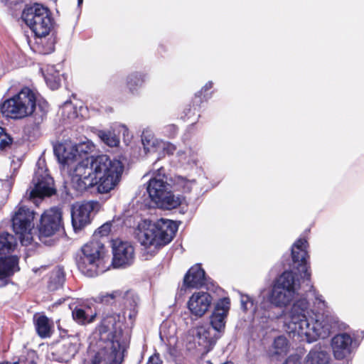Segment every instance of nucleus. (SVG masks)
Here are the masks:
<instances>
[{
    "label": "nucleus",
    "mask_w": 364,
    "mask_h": 364,
    "mask_svg": "<svg viewBox=\"0 0 364 364\" xmlns=\"http://www.w3.org/2000/svg\"><path fill=\"white\" fill-rule=\"evenodd\" d=\"M84 146L85 144H82L76 149L78 152H84L85 158L74 169L72 187L81 193L95 186L100 193L110 192L121 180L123 164L119 160L111 159L107 155L89 156Z\"/></svg>",
    "instance_id": "obj_1"
},
{
    "label": "nucleus",
    "mask_w": 364,
    "mask_h": 364,
    "mask_svg": "<svg viewBox=\"0 0 364 364\" xmlns=\"http://www.w3.org/2000/svg\"><path fill=\"white\" fill-rule=\"evenodd\" d=\"M48 109V103L46 101L37 102L36 92L27 86L0 105V112L4 117L19 120L32 116L36 127L46 118Z\"/></svg>",
    "instance_id": "obj_2"
},
{
    "label": "nucleus",
    "mask_w": 364,
    "mask_h": 364,
    "mask_svg": "<svg viewBox=\"0 0 364 364\" xmlns=\"http://www.w3.org/2000/svg\"><path fill=\"white\" fill-rule=\"evenodd\" d=\"M124 326L120 314L113 313L103 316L95 328L100 341L105 344L102 346V350L109 353L112 358L111 364H121L123 361V352L129 340Z\"/></svg>",
    "instance_id": "obj_3"
},
{
    "label": "nucleus",
    "mask_w": 364,
    "mask_h": 364,
    "mask_svg": "<svg viewBox=\"0 0 364 364\" xmlns=\"http://www.w3.org/2000/svg\"><path fill=\"white\" fill-rule=\"evenodd\" d=\"M178 230L175 222L161 218L155 223L145 220L138 233L139 240L146 249L158 250L171 242Z\"/></svg>",
    "instance_id": "obj_4"
},
{
    "label": "nucleus",
    "mask_w": 364,
    "mask_h": 364,
    "mask_svg": "<svg viewBox=\"0 0 364 364\" xmlns=\"http://www.w3.org/2000/svg\"><path fill=\"white\" fill-rule=\"evenodd\" d=\"M146 190L151 200L159 208L175 209L186 201L185 196L172 193L171 184L167 182V176L163 167L159 168L149 179Z\"/></svg>",
    "instance_id": "obj_5"
},
{
    "label": "nucleus",
    "mask_w": 364,
    "mask_h": 364,
    "mask_svg": "<svg viewBox=\"0 0 364 364\" xmlns=\"http://www.w3.org/2000/svg\"><path fill=\"white\" fill-rule=\"evenodd\" d=\"M105 247L102 242L92 240L77 253L75 262L78 269L85 276L94 277L106 270L104 265Z\"/></svg>",
    "instance_id": "obj_6"
},
{
    "label": "nucleus",
    "mask_w": 364,
    "mask_h": 364,
    "mask_svg": "<svg viewBox=\"0 0 364 364\" xmlns=\"http://www.w3.org/2000/svg\"><path fill=\"white\" fill-rule=\"evenodd\" d=\"M21 18L38 38L48 36L54 23L50 10L42 4L26 5Z\"/></svg>",
    "instance_id": "obj_7"
},
{
    "label": "nucleus",
    "mask_w": 364,
    "mask_h": 364,
    "mask_svg": "<svg viewBox=\"0 0 364 364\" xmlns=\"http://www.w3.org/2000/svg\"><path fill=\"white\" fill-rule=\"evenodd\" d=\"M17 245L16 238L11 234L0 233V280L12 277L20 271L19 257L7 255L13 252Z\"/></svg>",
    "instance_id": "obj_8"
},
{
    "label": "nucleus",
    "mask_w": 364,
    "mask_h": 364,
    "mask_svg": "<svg viewBox=\"0 0 364 364\" xmlns=\"http://www.w3.org/2000/svg\"><path fill=\"white\" fill-rule=\"evenodd\" d=\"M35 212L25 205L18 206L11 217L14 232L18 236L22 245H28L33 240Z\"/></svg>",
    "instance_id": "obj_9"
},
{
    "label": "nucleus",
    "mask_w": 364,
    "mask_h": 364,
    "mask_svg": "<svg viewBox=\"0 0 364 364\" xmlns=\"http://www.w3.org/2000/svg\"><path fill=\"white\" fill-rule=\"evenodd\" d=\"M36 229L40 241L47 242L50 238L61 230H64L61 208L53 207L46 210L41 215Z\"/></svg>",
    "instance_id": "obj_10"
},
{
    "label": "nucleus",
    "mask_w": 364,
    "mask_h": 364,
    "mask_svg": "<svg viewBox=\"0 0 364 364\" xmlns=\"http://www.w3.org/2000/svg\"><path fill=\"white\" fill-rule=\"evenodd\" d=\"M309 242L304 237L297 239L291 247L293 268L300 277L307 281L311 280V270L309 262Z\"/></svg>",
    "instance_id": "obj_11"
},
{
    "label": "nucleus",
    "mask_w": 364,
    "mask_h": 364,
    "mask_svg": "<svg viewBox=\"0 0 364 364\" xmlns=\"http://www.w3.org/2000/svg\"><path fill=\"white\" fill-rule=\"evenodd\" d=\"M33 188L29 193V198H44L56 194L54 180L46 170L38 169L32 179Z\"/></svg>",
    "instance_id": "obj_12"
},
{
    "label": "nucleus",
    "mask_w": 364,
    "mask_h": 364,
    "mask_svg": "<svg viewBox=\"0 0 364 364\" xmlns=\"http://www.w3.org/2000/svg\"><path fill=\"white\" fill-rule=\"evenodd\" d=\"M112 261L114 268L124 267L132 264L134 258V247L127 241L115 239L112 241Z\"/></svg>",
    "instance_id": "obj_13"
},
{
    "label": "nucleus",
    "mask_w": 364,
    "mask_h": 364,
    "mask_svg": "<svg viewBox=\"0 0 364 364\" xmlns=\"http://www.w3.org/2000/svg\"><path fill=\"white\" fill-rule=\"evenodd\" d=\"M95 203L94 201H84L72 206L71 222L75 232L82 230L91 223L90 215Z\"/></svg>",
    "instance_id": "obj_14"
},
{
    "label": "nucleus",
    "mask_w": 364,
    "mask_h": 364,
    "mask_svg": "<svg viewBox=\"0 0 364 364\" xmlns=\"http://www.w3.org/2000/svg\"><path fill=\"white\" fill-rule=\"evenodd\" d=\"M212 301L213 298L209 293L200 291L191 296L187 306L193 315L201 317L208 311Z\"/></svg>",
    "instance_id": "obj_15"
},
{
    "label": "nucleus",
    "mask_w": 364,
    "mask_h": 364,
    "mask_svg": "<svg viewBox=\"0 0 364 364\" xmlns=\"http://www.w3.org/2000/svg\"><path fill=\"white\" fill-rule=\"evenodd\" d=\"M208 278L201 264L196 263L189 268L183 279V287L200 289L207 284Z\"/></svg>",
    "instance_id": "obj_16"
},
{
    "label": "nucleus",
    "mask_w": 364,
    "mask_h": 364,
    "mask_svg": "<svg viewBox=\"0 0 364 364\" xmlns=\"http://www.w3.org/2000/svg\"><path fill=\"white\" fill-rule=\"evenodd\" d=\"M230 308V300L224 297L218 301L210 316V324L217 331H221L225 326V318Z\"/></svg>",
    "instance_id": "obj_17"
},
{
    "label": "nucleus",
    "mask_w": 364,
    "mask_h": 364,
    "mask_svg": "<svg viewBox=\"0 0 364 364\" xmlns=\"http://www.w3.org/2000/svg\"><path fill=\"white\" fill-rule=\"evenodd\" d=\"M309 306V303L306 299H299L293 304L289 311L291 322L295 325H299V328L301 331L304 330V325L306 328L309 326L306 316Z\"/></svg>",
    "instance_id": "obj_18"
},
{
    "label": "nucleus",
    "mask_w": 364,
    "mask_h": 364,
    "mask_svg": "<svg viewBox=\"0 0 364 364\" xmlns=\"http://www.w3.org/2000/svg\"><path fill=\"white\" fill-rule=\"evenodd\" d=\"M295 294L282 289L279 287L272 285L267 299L269 302L275 307H287L294 297Z\"/></svg>",
    "instance_id": "obj_19"
},
{
    "label": "nucleus",
    "mask_w": 364,
    "mask_h": 364,
    "mask_svg": "<svg viewBox=\"0 0 364 364\" xmlns=\"http://www.w3.org/2000/svg\"><path fill=\"white\" fill-rule=\"evenodd\" d=\"M352 342V338L347 333L335 336L331 343L335 358L338 360L344 358L350 351Z\"/></svg>",
    "instance_id": "obj_20"
},
{
    "label": "nucleus",
    "mask_w": 364,
    "mask_h": 364,
    "mask_svg": "<svg viewBox=\"0 0 364 364\" xmlns=\"http://www.w3.org/2000/svg\"><path fill=\"white\" fill-rule=\"evenodd\" d=\"M91 307L88 304H82L76 306L72 311L73 319L80 325H85L95 321L97 318V311H95L89 314Z\"/></svg>",
    "instance_id": "obj_21"
},
{
    "label": "nucleus",
    "mask_w": 364,
    "mask_h": 364,
    "mask_svg": "<svg viewBox=\"0 0 364 364\" xmlns=\"http://www.w3.org/2000/svg\"><path fill=\"white\" fill-rule=\"evenodd\" d=\"M129 293L130 291H123L121 290L113 291L111 293H102L95 299V301L104 306H112L117 303L124 301Z\"/></svg>",
    "instance_id": "obj_22"
},
{
    "label": "nucleus",
    "mask_w": 364,
    "mask_h": 364,
    "mask_svg": "<svg viewBox=\"0 0 364 364\" xmlns=\"http://www.w3.org/2000/svg\"><path fill=\"white\" fill-rule=\"evenodd\" d=\"M213 82L208 81L200 89V90L195 94L193 98L192 99L191 103L188 105L189 107L186 109L187 112L185 111L186 116L189 117L192 109L195 111L196 109L200 108L201 104L208 100L210 96V93H209L208 91L213 88Z\"/></svg>",
    "instance_id": "obj_23"
},
{
    "label": "nucleus",
    "mask_w": 364,
    "mask_h": 364,
    "mask_svg": "<svg viewBox=\"0 0 364 364\" xmlns=\"http://www.w3.org/2000/svg\"><path fill=\"white\" fill-rule=\"evenodd\" d=\"M296 279L295 274L292 271L286 270L282 272L274 281L273 285L279 287L282 289H285L293 294L296 291Z\"/></svg>",
    "instance_id": "obj_24"
},
{
    "label": "nucleus",
    "mask_w": 364,
    "mask_h": 364,
    "mask_svg": "<svg viewBox=\"0 0 364 364\" xmlns=\"http://www.w3.org/2000/svg\"><path fill=\"white\" fill-rule=\"evenodd\" d=\"M53 325V322L46 315H40L34 318L36 331L41 338H50L52 336Z\"/></svg>",
    "instance_id": "obj_25"
},
{
    "label": "nucleus",
    "mask_w": 364,
    "mask_h": 364,
    "mask_svg": "<svg viewBox=\"0 0 364 364\" xmlns=\"http://www.w3.org/2000/svg\"><path fill=\"white\" fill-rule=\"evenodd\" d=\"M196 183V180H188L180 176H176L173 180V184L171 185L172 193H181L182 196L184 193H189L191 192L193 186Z\"/></svg>",
    "instance_id": "obj_26"
},
{
    "label": "nucleus",
    "mask_w": 364,
    "mask_h": 364,
    "mask_svg": "<svg viewBox=\"0 0 364 364\" xmlns=\"http://www.w3.org/2000/svg\"><path fill=\"white\" fill-rule=\"evenodd\" d=\"M65 281V273L63 267H57L50 274L48 282V289L51 291H55L61 288Z\"/></svg>",
    "instance_id": "obj_27"
},
{
    "label": "nucleus",
    "mask_w": 364,
    "mask_h": 364,
    "mask_svg": "<svg viewBox=\"0 0 364 364\" xmlns=\"http://www.w3.org/2000/svg\"><path fill=\"white\" fill-rule=\"evenodd\" d=\"M77 353L76 344L70 341L63 343L57 350L59 356L58 360L60 362H68L74 358Z\"/></svg>",
    "instance_id": "obj_28"
},
{
    "label": "nucleus",
    "mask_w": 364,
    "mask_h": 364,
    "mask_svg": "<svg viewBox=\"0 0 364 364\" xmlns=\"http://www.w3.org/2000/svg\"><path fill=\"white\" fill-rule=\"evenodd\" d=\"M146 80V75L142 73L134 72L127 77V87L130 93L134 94L142 86Z\"/></svg>",
    "instance_id": "obj_29"
},
{
    "label": "nucleus",
    "mask_w": 364,
    "mask_h": 364,
    "mask_svg": "<svg viewBox=\"0 0 364 364\" xmlns=\"http://www.w3.org/2000/svg\"><path fill=\"white\" fill-rule=\"evenodd\" d=\"M288 340L284 336H277L274 340L269 355L271 357L285 355L288 351Z\"/></svg>",
    "instance_id": "obj_30"
},
{
    "label": "nucleus",
    "mask_w": 364,
    "mask_h": 364,
    "mask_svg": "<svg viewBox=\"0 0 364 364\" xmlns=\"http://www.w3.org/2000/svg\"><path fill=\"white\" fill-rule=\"evenodd\" d=\"M329 355L326 352L311 350L307 355V364H328Z\"/></svg>",
    "instance_id": "obj_31"
},
{
    "label": "nucleus",
    "mask_w": 364,
    "mask_h": 364,
    "mask_svg": "<svg viewBox=\"0 0 364 364\" xmlns=\"http://www.w3.org/2000/svg\"><path fill=\"white\" fill-rule=\"evenodd\" d=\"M98 136L105 144L110 147L117 146L119 144V138L112 132L100 131Z\"/></svg>",
    "instance_id": "obj_32"
},
{
    "label": "nucleus",
    "mask_w": 364,
    "mask_h": 364,
    "mask_svg": "<svg viewBox=\"0 0 364 364\" xmlns=\"http://www.w3.org/2000/svg\"><path fill=\"white\" fill-rule=\"evenodd\" d=\"M13 141V137L6 132V128L0 126V151L10 148Z\"/></svg>",
    "instance_id": "obj_33"
},
{
    "label": "nucleus",
    "mask_w": 364,
    "mask_h": 364,
    "mask_svg": "<svg viewBox=\"0 0 364 364\" xmlns=\"http://www.w3.org/2000/svg\"><path fill=\"white\" fill-rule=\"evenodd\" d=\"M38 355L35 350H27L25 353L22 354L18 360L13 362L15 364H37Z\"/></svg>",
    "instance_id": "obj_34"
},
{
    "label": "nucleus",
    "mask_w": 364,
    "mask_h": 364,
    "mask_svg": "<svg viewBox=\"0 0 364 364\" xmlns=\"http://www.w3.org/2000/svg\"><path fill=\"white\" fill-rule=\"evenodd\" d=\"M45 80L47 83V85L50 87L52 90L58 89L60 87V79L54 78L53 80H51L50 76L48 75H45Z\"/></svg>",
    "instance_id": "obj_35"
},
{
    "label": "nucleus",
    "mask_w": 364,
    "mask_h": 364,
    "mask_svg": "<svg viewBox=\"0 0 364 364\" xmlns=\"http://www.w3.org/2000/svg\"><path fill=\"white\" fill-rule=\"evenodd\" d=\"M111 227L112 224L110 223H106L103 224L98 228L99 234L102 236L107 235L111 231Z\"/></svg>",
    "instance_id": "obj_36"
},
{
    "label": "nucleus",
    "mask_w": 364,
    "mask_h": 364,
    "mask_svg": "<svg viewBox=\"0 0 364 364\" xmlns=\"http://www.w3.org/2000/svg\"><path fill=\"white\" fill-rule=\"evenodd\" d=\"M176 151V146L171 143H166L163 148V152L167 155H173Z\"/></svg>",
    "instance_id": "obj_37"
},
{
    "label": "nucleus",
    "mask_w": 364,
    "mask_h": 364,
    "mask_svg": "<svg viewBox=\"0 0 364 364\" xmlns=\"http://www.w3.org/2000/svg\"><path fill=\"white\" fill-rule=\"evenodd\" d=\"M163 361L159 353H155L148 359L146 364H162Z\"/></svg>",
    "instance_id": "obj_38"
},
{
    "label": "nucleus",
    "mask_w": 364,
    "mask_h": 364,
    "mask_svg": "<svg viewBox=\"0 0 364 364\" xmlns=\"http://www.w3.org/2000/svg\"><path fill=\"white\" fill-rule=\"evenodd\" d=\"M283 364H299V358L296 356H289Z\"/></svg>",
    "instance_id": "obj_39"
},
{
    "label": "nucleus",
    "mask_w": 364,
    "mask_h": 364,
    "mask_svg": "<svg viewBox=\"0 0 364 364\" xmlns=\"http://www.w3.org/2000/svg\"><path fill=\"white\" fill-rule=\"evenodd\" d=\"M101 362L102 357L100 356V353L98 352L95 355V356L92 359L90 364H100Z\"/></svg>",
    "instance_id": "obj_40"
},
{
    "label": "nucleus",
    "mask_w": 364,
    "mask_h": 364,
    "mask_svg": "<svg viewBox=\"0 0 364 364\" xmlns=\"http://www.w3.org/2000/svg\"><path fill=\"white\" fill-rule=\"evenodd\" d=\"M0 364H15V363H11V362L6 360V361L0 362Z\"/></svg>",
    "instance_id": "obj_41"
},
{
    "label": "nucleus",
    "mask_w": 364,
    "mask_h": 364,
    "mask_svg": "<svg viewBox=\"0 0 364 364\" xmlns=\"http://www.w3.org/2000/svg\"><path fill=\"white\" fill-rule=\"evenodd\" d=\"M83 0H77L78 6H80L82 4Z\"/></svg>",
    "instance_id": "obj_42"
},
{
    "label": "nucleus",
    "mask_w": 364,
    "mask_h": 364,
    "mask_svg": "<svg viewBox=\"0 0 364 364\" xmlns=\"http://www.w3.org/2000/svg\"><path fill=\"white\" fill-rule=\"evenodd\" d=\"M62 161H63V163L66 164L67 163V159L66 158H63Z\"/></svg>",
    "instance_id": "obj_43"
},
{
    "label": "nucleus",
    "mask_w": 364,
    "mask_h": 364,
    "mask_svg": "<svg viewBox=\"0 0 364 364\" xmlns=\"http://www.w3.org/2000/svg\"><path fill=\"white\" fill-rule=\"evenodd\" d=\"M141 140H142V143H143V144L145 146V145H146V144H145V142H144L145 139H144V137H142Z\"/></svg>",
    "instance_id": "obj_44"
}]
</instances>
